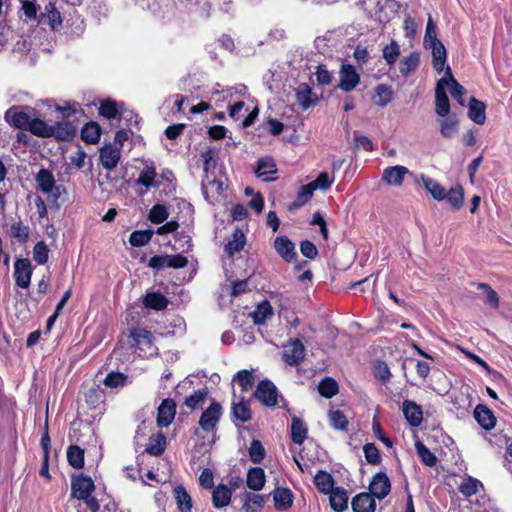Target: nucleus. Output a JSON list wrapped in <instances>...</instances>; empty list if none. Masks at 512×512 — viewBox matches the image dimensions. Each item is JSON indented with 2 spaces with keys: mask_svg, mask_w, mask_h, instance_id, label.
Wrapping results in <instances>:
<instances>
[{
  "mask_svg": "<svg viewBox=\"0 0 512 512\" xmlns=\"http://www.w3.org/2000/svg\"><path fill=\"white\" fill-rule=\"evenodd\" d=\"M130 339L133 341L134 353L138 357L149 358L156 354L155 338L150 331L144 328L130 329Z\"/></svg>",
  "mask_w": 512,
  "mask_h": 512,
  "instance_id": "1",
  "label": "nucleus"
},
{
  "mask_svg": "<svg viewBox=\"0 0 512 512\" xmlns=\"http://www.w3.org/2000/svg\"><path fill=\"white\" fill-rule=\"evenodd\" d=\"M83 398L87 408L95 412V414L92 416L93 418H95L97 415L103 414L105 410L106 393L99 384H95L84 391Z\"/></svg>",
  "mask_w": 512,
  "mask_h": 512,
  "instance_id": "2",
  "label": "nucleus"
},
{
  "mask_svg": "<svg viewBox=\"0 0 512 512\" xmlns=\"http://www.w3.org/2000/svg\"><path fill=\"white\" fill-rule=\"evenodd\" d=\"M254 397L265 407H274L277 405L279 392L274 383L268 379L259 381Z\"/></svg>",
  "mask_w": 512,
  "mask_h": 512,
  "instance_id": "3",
  "label": "nucleus"
},
{
  "mask_svg": "<svg viewBox=\"0 0 512 512\" xmlns=\"http://www.w3.org/2000/svg\"><path fill=\"white\" fill-rule=\"evenodd\" d=\"M222 413L223 409L221 404L216 401H212L200 416V428L207 433L214 431L221 419Z\"/></svg>",
  "mask_w": 512,
  "mask_h": 512,
  "instance_id": "4",
  "label": "nucleus"
},
{
  "mask_svg": "<svg viewBox=\"0 0 512 512\" xmlns=\"http://www.w3.org/2000/svg\"><path fill=\"white\" fill-rule=\"evenodd\" d=\"M361 81L360 74L356 68L348 63H343L339 70V83L338 88L341 91L349 93L353 91Z\"/></svg>",
  "mask_w": 512,
  "mask_h": 512,
  "instance_id": "5",
  "label": "nucleus"
},
{
  "mask_svg": "<svg viewBox=\"0 0 512 512\" xmlns=\"http://www.w3.org/2000/svg\"><path fill=\"white\" fill-rule=\"evenodd\" d=\"M95 490L94 481L83 473L73 476L71 479L72 496L77 499H86Z\"/></svg>",
  "mask_w": 512,
  "mask_h": 512,
  "instance_id": "6",
  "label": "nucleus"
},
{
  "mask_svg": "<svg viewBox=\"0 0 512 512\" xmlns=\"http://www.w3.org/2000/svg\"><path fill=\"white\" fill-rule=\"evenodd\" d=\"M282 357L284 362L289 366L299 365L305 357V347L301 340H291L283 347Z\"/></svg>",
  "mask_w": 512,
  "mask_h": 512,
  "instance_id": "7",
  "label": "nucleus"
},
{
  "mask_svg": "<svg viewBox=\"0 0 512 512\" xmlns=\"http://www.w3.org/2000/svg\"><path fill=\"white\" fill-rule=\"evenodd\" d=\"M14 279L17 286L28 288L31 283L32 265L28 258H19L14 263Z\"/></svg>",
  "mask_w": 512,
  "mask_h": 512,
  "instance_id": "8",
  "label": "nucleus"
},
{
  "mask_svg": "<svg viewBox=\"0 0 512 512\" xmlns=\"http://www.w3.org/2000/svg\"><path fill=\"white\" fill-rule=\"evenodd\" d=\"M273 247L276 253L287 263L296 261L298 255L295 244L287 236H277L274 239Z\"/></svg>",
  "mask_w": 512,
  "mask_h": 512,
  "instance_id": "9",
  "label": "nucleus"
},
{
  "mask_svg": "<svg viewBox=\"0 0 512 512\" xmlns=\"http://www.w3.org/2000/svg\"><path fill=\"white\" fill-rule=\"evenodd\" d=\"M448 84L447 78L442 77L435 88V112L441 117H446L450 112L449 98L445 91V86Z\"/></svg>",
  "mask_w": 512,
  "mask_h": 512,
  "instance_id": "10",
  "label": "nucleus"
},
{
  "mask_svg": "<svg viewBox=\"0 0 512 512\" xmlns=\"http://www.w3.org/2000/svg\"><path fill=\"white\" fill-rule=\"evenodd\" d=\"M370 492L377 499H384L391 491V481L385 472H377L369 485Z\"/></svg>",
  "mask_w": 512,
  "mask_h": 512,
  "instance_id": "11",
  "label": "nucleus"
},
{
  "mask_svg": "<svg viewBox=\"0 0 512 512\" xmlns=\"http://www.w3.org/2000/svg\"><path fill=\"white\" fill-rule=\"evenodd\" d=\"M176 402L172 398L164 399L157 412V425L160 428L168 427L176 415Z\"/></svg>",
  "mask_w": 512,
  "mask_h": 512,
  "instance_id": "12",
  "label": "nucleus"
},
{
  "mask_svg": "<svg viewBox=\"0 0 512 512\" xmlns=\"http://www.w3.org/2000/svg\"><path fill=\"white\" fill-rule=\"evenodd\" d=\"M473 416L479 426L486 431H490L496 426V416L485 404H478L474 409Z\"/></svg>",
  "mask_w": 512,
  "mask_h": 512,
  "instance_id": "13",
  "label": "nucleus"
},
{
  "mask_svg": "<svg viewBox=\"0 0 512 512\" xmlns=\"http://www.w3.org/2000/svg\"><path fill=\"white\" fill-rule=\"evenodd\" d=\"M409 173L408 168L405 166H390L384 169L381 180L389 186L399 187L403 184L405 176Z\"/></svg>",
  "mask_w": 512,
  "mask_h": 512,
  "instance_id": "14",
  "label": "nucleus"
},
{
  "mask_svg": "<svg viewBox=\"0 0 512 512\" xmlns=\"http://www.w3.org/2000/svg\"><path fill=\"white\" fill-rule=\"evenodd\" d=\"M402 412L410 426L418 427L421 425L423 421V411L422 407L416 402L408 399L404 400L402 403Z\"/></svg>",
  "mask_w": 512,
  "mask_h": 512,
  "instance_id": "15",
  "label": "nucleus"
},
{
  "mask_svg": "<svg viewBox=\"0 0 512 512\" xmlns=\"http://www.w3.org/2000/svg\"><path fill=\"white\" fill-rule=\"evenodd\" d=\"M120 158V148L116 145L106 144L100 149V162L106 170L114 169Z\"/></svg>",
  "mask_w": 512,
  "mask_h": 512,
  "instance_id": "16",
  "label": "nucleus"
},
{
  "mask_svg": "<svg viewBox=\"0 0 512 512\" xmlns=\"http://www.w3.org/2000/svg\"><path fill=\"white\" fill-rule=\"evenodd\" d=\"M375 496L369 492H361L355 495L351 501L353 512H375Z\"/></svg>",
  "mask_w": 512,
  "mask_h": 512,
  "instance_id": "17",
  "label": "nucleus"
},
{
  "mask_svg": "<svg viewBox=\"0 0 512 512\" xmlns=\"http://www.w3.org/2000/svg\"><path fill=\"white\" fill-rule=\"evenodd\" d=\"M45 12L39 15L38 24L42 23L44 19H47L48 25L52 31H57L63 23L61 13L56 8L54 2L49 1L44 8Z\"/></svg>",
  "mask_w": 512,
  "mask_h": 512,
  "instance_id": "18",
  "label": "nucleus"
},
{
  "mask_svg": "<svg viewBox=\"0 0 512 512\" xmlns=\"http://www.w3.org/2000/svg\"><path fill=\"white\" fill-rule=\"evenodd\" d=\"M53 136L57 141H72L77 134V127L69 121H58L52 125Z\"/></svg>",
  "mask_w": 512,
  "mask_h": 512,
  "instance_id": "19",
  "label": "nucleus"
},
{
  "mask_svg": "<svg viewBox=\"0 0 512 512\" xmlns=\"http://www.w3.org/2000/svg\"><path fill=\"white\" fill-rule=\"evenodd\" d=\"M296 99L303 109H308L319 101L317 94L306 83H301L296 89Z\"/></svg>",
  "mask_w": 512,
  "mask_h": 512,
  "instance_id": "20",
  "label": "nucleus"
},
{
  "mask_svg": "<svg viewBox=\"0 0 512 512\" xmlns=\"http://www.w3.org/2000/svg\"><path fill=\"white\" fill-rule=\"evenodd\" d=\"M233 490L225 484H219L213 488L212 504L214 508L221 509L231 502Z\"/></svg>",
  "mask_w": 512,
  "mask_h": 512,
  "instance_id": "21",
  "label": "nucleus"
},
{
  "mask_svg": "<svg viewBox=\"0 0 512 512\" xmlns=\"http://www.w3.org/2000/svg\"><path fill=\"white\" fill-rule=\"evenodd\" d=\"M5 119L11 126L21 130H28L32 121L27 113L17 111L15 108H11L6 112Z\"/></svg>",
  "mask_w": 512,
  "mask_h": 512,
  "instance_id": "22",
  "label": "nucleus"
},
{
  "mask_svg": "<svg viewBox=\"0 0 512 512\" xmlns=\"http://www.w3.org/2000/svg\"><path fill=\"white\" fill-rule=\"evenodd\" d=\"M273 499L276 510H287L293 505L294 495L289 488L278 487L273 492Z\"/></svg>",
  "mask_w": 512,
  "mask_h": 512,
  "instance_id": "23",
  "label": "nucleus"
},
{
  "mask_svg": "<svg viewBox=\"0 0 512 512\" xmlns=\"http://www.w3.org/2000/svg\"><path fill=\"white\" fill-rule=\"evenodd\" d=\"M329 494L330 506L335 512H343L348 508V493L343 487H335Z\"/></svg>",
  "mask_w": 512,
  "mask_h": 512,
  "instance_id": "24",
  "label": "nucleus"
},
{
  "mask_svg": "<svg viewBox=\"0 0 512 512\" xmlns=\"http://www.w3.org/2000/svg\"><path fill=\"white\" fill-rule=\"evenodd\" d=\"M429 46L432 49L433 68L438 74H441L444 71V66L447 59L446 48L440 40H436Z\"/></svg>",
  "mask_w": 512,
  "mask_h": 512,
  "instance_id": "25",
  "label": "nucleus"
},
{
  "mask_svg": "<svg viewBox=\"0 0 512 512\" xmlns=\"http://www.w3.org/2000/svg\"><path fill=\"white\" fill-rule=\"evenodd\" d=\"M468 116L476 124H484L486 121V104L472 96L469 102Z\"/></svg>",
  "mask_w": 512,
  "mask_h": 512,
  "instance_id": "26",
  "label": "nucleus"
},
{
  "mask_svg": "<svg viewBox=\"0 0 512 512\" xmlns=\"http://www.w3.org/2000/svg\"><path fill=\"white\" fill-rule=\"evenodd\" d=\"M246 244V236L243 231L236 228L232 234V239L228 240L224 246L225 253L232 257L234 254L242 251Z\"/></svg>",
  "mask_w": 512,
  "mask_h": 512,
  "instance_id": "27",
  "label": "nucleus"
},
{
  "mask_svg": "<svg viewBox=\"0 0 512 512\" xmlns=\"http://www.w3.org/2000/svg\"><path fill=\"white\" fill-rule=\"evenodd\" d=\"M231 414L233 420L246 423L252 419V411L249 401L242 398L239 402H233L231 406Z\"/></svg>",
  "mask_w": 512,
  "mask_h": 512,
  "instance_id": "28",
  "label": "nucleus"
},
{
  "mask_svg": "<svg viewBox=\"0 0 512 512\" xmlns=\"http://www.w3.org/2000/svg\"><path fill=\"white\" fill-rule=\"evenodd\" d=\"M265 471L261 467H251L247 472L246 485L254 491L261 490L265 485Z\"/></svg>",
  "mask_w": 512,
  "mask_h": 512,
  "instance_id": "29",
  "label": "nucleus"
},
{
  "mask_svg": "<svg viewBox=\"0 0 512 512\" xmlns=\"http://www.w3.org/2000/svg\"><path fill=\"white\" fill-rule=\"evenodd\" d=\"M372 101L379 107L387 106L393 100V89L387 84H378L375 89Z\"/></svg>",
  "mask_w": 512,
  "mask_h": 512,
  "instance_id": "30",
  "label": "nucleus"
},
{
  "mask_svg": "<svg viewBox=\"0 0 512 512\" xmlns=\"http://www.w3.org/2000/svg\"><path fill=\"white\" fill-rule=\"evenodd\" d=\"M254 324L262 325L273 316V308L268 300L259 303L256 309L250 313Z\"/></svg>",
  "mask_w": 512,
  "mask_h": 512,
  "instance_id": "31",
  "label": "nucleus"
},
{
  "mask_svg": "<svg viewBox=\"0 0 512 512\" xmlns=\"http://www.w3.org/2000/svg\"><path fill=\"white\" fill-rule=\"evenodd\" d=\"M314 190L311 185H302L297 192L296 199L288 205L290 212L295 211L306 205L313 197Z\"/></svg>",
  "mask_w": 512,
  "mask_h": 512,
  "instance_id": "32",
  "label": "nucleus"
},
{
  "mask_svg": "<svg viewBox=\"0 0 512 512\" xmlns=\"http://www.w3.org/2000/svg\"><path fill=\"white\" fill-rule=\"evenodd\" d=\"M313 482L318 491L323 494H328L335 488L333 476L324 470H319L315 474Z\"/></svg>",
  "mask_w": 512,
  "mask_h": 512,
  "instance_id": "33",
  "label": "nucleus"
},
{
  "mask_svg": "<svg viewBox=\"0 0 512 512\" xmlns=\"http://www.w3.org/2000/svg\"><path fill=\"white\" fill-rule=\"evenodd\" d=\"M308 429L306 424L299 417L294 416L291 421V440L297 445L304 443L307 438Z\"/></svg>",
  "mask_w": 512,
  "mask_h": 512,
  "instance_id": "34",
  "label": "nucleus"
},
{
  "mask_svg": "<svg viewBox=\"0 0 512 512\" xmlns=\"http://www.w3.org/2000/svg\"><path fill=\"white\" fill-rule=\"evenodd\" d=\"M157 176L154 165H146L136 180L137 185L144 186L147 190L151 187H159L160 183L155 181Z\"/></svg>",
  "mask_w": 512,
  "mask_h": 512,
  "instance_id": "35",
  "label": "nucleus"
},
{
  "mask_svg": "<svg viewBox=\"0 0 512 512\" xmlns=\"http://www.w3.org/2000/svg\"><path fill=\"white\" fill-rule=\"evenodd\" d=\"M101 137V127L97 122L90 121L81 129V139L87 144H96Z\"/></svg>",
  "mask_w": 512,
  "mask_h": 512,
  "instance_id": "36",
  "label": "nucleus"
},
{
  "mask_svg": "<svg viewBox=\"0 0 512 512\" xmlns=\"http://www.w3.org/2000/svg\"><path fill=\"white\" fill-rule=\"evenodd\" d=\"M446 78L449 81V84L451 86L450 93L451 96L456 99L459 104L464 105L465 100L464 97L467 94V90L457 82V80L454 78L451 68L449 66L445 69Z\"/></svg>",
  "mask_w": 512,
  "mask_h": 512,
  "instance_id": "37",
  "label": "nucleus"
},
{
  "mask_svg": "<svg viewBox=\"0 0 512 512\" xmlns=\"http://www.w3.org/2000/svg\"><path fill=\"white\" fill-rule=\"evenodd\" d=\"M276 172L277 169L273 158H260L257 161L255 173L258 177H262L265 181L273 180V178H270V175L275 174Z\"/></svg>",
  "mask_w": 512,
  "mask_h": 512,
  "instance_id": "38",
  "label": "nucleus"
},
{
  "mask_svg": "<svg viewBox=\"0 0 512 512\" xmlns=\"http://www.w3.org/2000/svg\"><path fill=\"white\" fill-rule=\"evenodd\" d=\"M177 507L180 512H191L192 499L184 486L178 485L173 490Z\"/></svg>",
  "mask_w": 512,
  "mask_h": 512,
  "instance_id": "39",
  "label": "nucleus"
},
{
  "mask_svg": "<svg viewBox=\"0 0 512 512\" xmlns=\"http://www.w3.org/2000/svg\"><path fill=\"white\" fill-rule=\"evenodd\" d=\"M35 180L39 189L44 193H49L53 191L55 178L53 173L45 168H42L36 174Z\"/></svg>",
  "mask_w": 512,
  "mask_h": 512,
  "instance_id": "40",
  "label": "nucleus"
},
{
  "mask_svg": "<svg viewBox=\"0 0 512 512\" xmlns=\"http://www.w3.org/2000/svg\"><path fill=\"white\" fill-rule=\"evenodd\" d=\"M169 304L166 296L159 292H151L147 293L144 298V305L149 309H153L156 311H162L167 308Z\"/></svg>",
  "mask_w": 512,
  "mask_h": 512,
  "instance_id": "41",
  "label": "nucleus"
},
{
  "mask_svg": "<svg viewBox=\"0 0 512 512\" xmlns=\"http://www.w3.org/2000/svg\"><path fill=\"white\" fill-rule=\"evenodd\" d=\"M421 179H422L424 188L431 194V196L435 200L442 201L445 199L446 190L440 183H438L434 179L424 176V175L421 176Z\"/></svg>",
  "mask_w": 512,
  "mask_h": 512,
  "instance_id": "42",
  "label": "nucleus"
},
{
  "mask_svg": "<svg viewBox=\"0 0 512 512\" xmlns=\"http://www.w3.org/2000/svg\"><path fill=\"white\" fill-rule=\"evenodd\" d=\"M420 64V55L417 52H411L404 57L399 64V71L402 76L407 77L414 72Z\"/></svg>",
  "mask_w": 512,
  "mask_h": 512,
  "instance_id": "43",
  "label": "nucleus"
},
{
  "mask_svg": "<svg viewBox=\"0 0 512 512\" xmlns=\"http://www.w3.org/2000/svg\"><path fill=\"white\" fill-rule=\"evenodd\" d=\"M166 436L159 432L149 438L146 452L153 456H160L166 449Z\"/></svg>",
  "mask_w": 512,
  "mask_h": 512,
  "instance_id": "44",
  "label": "nucleus"
},
{
  "mask_svg": "<svg viewBox=\"0 0 512 512\" xmlns=\"http://www.w3.org/2000/svg\"><path fill=\"white\" fill-rule=\"evenodd\" d=\"M444 200L451 205L453 210H460L464 205V189L461 185L450 188L446 191Z\"/></svg>",
  "mask_w": 512,
  "mask_h": 512,
  "instance_id": "45",
  "label": "nucleus"
},
{
  "mask_svg": "<svg viewBox=\"0 0 512 512\" xmlns=\"http://www.w3.org/2000/svg\"><path fill=\"white\" fill-rule=\"evenodd\" d=\"M28 130L33 135L42 138H50L53 136L52 125L47 124L44 120L39 118L32 119Z\"/></svg>",
  "mask_w": 512,
  "mask_h": 512,
  "instance_id": "46",
  "label": "nucleus"
},
{
  "mask_svg": "<svg viewBox=\"0 0 512 512\" xmlns=\"http://www.w3.org/2000/svg\"><path fill=\"white\" fill-rule=\"evenodd\" d=\"M318 392L327 399L334 397L339 392L337 381L332 377H325L319 382Z\"/></svg>",
  "mask_w": 512,
  "mask_h": 512,
  "instance_id": "47",
  "label": "nucleus"
},
{
  "mask_svg": "<svg viewBox=\"0 0 512 512\" xmlns=\"http://www.w3.org/2000/svg\"><path fill=\"white\" fill-rule=\"evenodd\" d=\"M67 460L71 467L81 469L84 466V450L77 445H70L67 449Z\"/></svg>",
  "mask_w": 512,
  "mask_h": 512,
  "instance_id": "48",
  "label": "nucleus"
},
{
  "mask_svg": "<svg viewBox=\"0 0 512 512\" xmlns=\"http://www.w3.org/2000/svg\"><path fill=\"white\" fill-rule=\"evenodd\" d=\"M264 506V498L259 494L249 493L245 494L243 503L244 512H259Z\"/></svg>",
  "mask_w": 512,
  "mask_h": 512,
  "instance_id": "49",
  "label": "nucleus"
},
{
  "mask_svg": "<svg viewBox=\"0 0 512 512\" xmlns=\"http://www.w3.org/2000/svg\"><path fill=\"white\" fill-rule=\"evenodd\" d=\"M30 229L21 220L11 224L10 235L15 238L18 243L25 244L29 239Z\"/></svg>",
  "mask_w": 512,
  "mask_h": 512,
  "instance_id": "50",
  "label": "nucleus"
},
{
  "mask_svg": "<svg viewBox=\"0 0 512 512\" xmlns=\"http://www.w3.org/2000/svg\"><path fill=\"white\" fill-rule=\"evenodd\" d=\"M207 396H208V391L206 388L199 389L197 391H194L193 394H191L185 398L184 405L191 411L195 410L204 404Z\"/></svg>",
  "mask_w": 512,
  "mask_h": 512,
  "instance_id": "51",
  "label": "nucleus"
},
{
  "mask_svg": "<svg viewBox=\"0 0 512 512\" xmlns=\"http://www.w3.org/2000/svg\"><path fill=\"white\" fill-rule=\"evenodd\" d=\"M480 487H483L481 481L471 476H467L459 486V491L464 496L471 497L479 492Z\"/></svg>",
  "mask_w": 512,
  "mask_h": 512,
  "instance_id": "52",
  "label": "nucleus"
},
{
  "mask_svg": "<svg viewBox=\"0 0 512 512\" xmlns=\"http://www.w3.org/2000/svg\"><path fill=\"white\" fill-rule=\"evenodd\" d=\"M330 425L341 431H348L349 422L345 414L341 410H330L328 413Z\"/></svg>",
  "mask_w": 512,
  "mask_h": 512,
  "instance_id": "53",
  "label": "nucleus"
},
{
  "mask_svg": "<svg viewBox=\"0 0 512 512\" xmlns=\"http://www.w3.org/2000/svg\"><path fill=\"white\" fill-rule=\"evenodd\" d=\"M21 4V11L23 12L26 21H37L39 19L38 11L40 6L36 0H19Z\"/></svg>",
  "mask_w": 512,
  "mask_h": 512,
  "instance_id": "54",
  "label": "nucleus"
},
{
  "mask_svg": "<svg viewBox=\"0 0 512 512\" xmlns=\"http://www.w3.org/2000/svg\"><path fill=\"white\" fill-rule=\"evenodd\" d=\"M154 233L152 229L133 231L130 234V245L133 247L144 246L151 240Z\"/></svg>",
  "mask_w": 512,
  "mask_h": 512,
  "instance_id": "55",
  "label": "nucleus"
},
{
  "mask_svg": "<svg viewBox=\"0 0 512 512\" xmlns=\"http://www.w3.org/2000/svg\"><path fill=\"white\" fill-rule=\"evenodd\" d=\"M128 376L123 372L111 371L109 372L103 383L108 388L124 387L127 383Z\"/></svg>",
  "mask_w": 512,
  "mask_h": 512,
  "instance_id": "56",
  "label": "nucleus"
},
{
  "mask_svg": "<svg viewBox=\"0 0 512 512\" xmlns=\"http://www.w3.org/2000/svg\"><path fill=\"white\" fill-rule=\"evenodd\" d=\"M250 460L254 464H260L266 455V451L264 446L262 445L260 440L253 439L250 443V447L248 449Z\"/></svg>",
  "mask_w": 512,
  "mask_h": 512,
  "instance_id": "57",
  "label": "nucleus"
},
{
  "mask_svg": "<svg viewBox=\"0 0 512 512\" xmlns=\"http://www.w3.org/2000/svg\"><path fill=\"white\" fill-rule=\"evenodd\" d=\"M476 287L478 290L483 291L486 294V303L493 309H498L500 304V298L498 293L487 283H477Z\"/></svg>",
  "mask_w": 512,
  "mask_h": 512,
  "instance_id": "58",
  "label": "nucleus"
},
{
  "mask_svg": "<svg viewBox=\"0 0 512 512\" xmlns=\"http://www.w3.org/2000/svg\"><path fill=\"white\" fill-rule=\"evenodd\" d=\"M234 380L237 381L242 391L244 392H247L250 389H252L255 382L253 371H249L246 369L238 371L234 377Z\"/></svg>",
  "mask_w": 512,
  "mask_h": 512,
  "instance_id": "59",
  "label": "nucleus"
},
{
  "mask_svg": "<svg viewBox=\"0 0 512 512\" xmlns=\"http://www.w3.org/2000/svg\"><path fill=\"white\" fill-rule=\"evenodd\" d=\"M417 454L423 464L433 467L437 463V457L422 442L416 443Z\"/></svg>",
  "mask_w": 512,
  "mask_h": 512,
  "instance_id": "60",
  "label": "nucleus"
},
{
  "mask_svg": "<svg viewBox=\"0 0 512 512\" xmlns=\"http://www.w3.org/2000/svg\"><path fill=\"white\" fill-rule=\"evenodd\" d=\"M363 452L368 464L377 466L381 463V453L374 443H366Z\"/></svg>",
  "mask_w": 512,
  "mask_h": 512,
  "instance_id": "61",
  "label": "nucleus"
},
{
  "mask_svg": "<svg viewBox=\"0 0 512 512\" xmlns=\"http://www.w3.org/2000/svg\"><path fill=\"white\" fill-rule=\"evenodd\" d=\"M400 55V47L395 40H392L389 44L383 48V58L389 66L396 63L398 56Z\"/></svg>",
  "mask_w": 512,
  "mask_h": 512,
  "instance_id": "62",
  "label": "nucleus"
},
{
  "mask_svg": "<svg viewBox=\"0 0 512 512\" xmlns=\"http://www.w3.org/2000/svg\"><path fill=\"white\" fill-rule=\"evenodd\" d=\"M99 114L106 119H115L119 114L116 102L111 99L102 100Z\"/></svg>",
  "mask_w": 512,
  "mask_h": 512,
  "instance_id": "63",
  "label": "nucleus"
},
{
  "mask_svg": "<svg viewBox=\"0 0 512 512\" xmlns=\"http://www.w3.org/2000/svg\"><path fill=\"white\" fill-rule=\"evenodd\" d=\"M459 124L456 118L448 117L441 121L440 133L444 138H451L458 132Z\"/></svg>",
  "mask_w": 512,
  "mask_h": 512,
  "instance_id": "64",
  "label": "nucleus"
}]
</instances>
